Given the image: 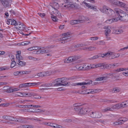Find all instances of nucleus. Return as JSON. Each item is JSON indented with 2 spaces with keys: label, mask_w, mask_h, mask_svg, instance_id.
Instances as JSON below:
<instances>
[{
  "label": "nucleus",
  "mask_w": 128,
  "mask_h": 128,
  "mask_svg": "<svg viewBox=\"0 0 128 128\" xmlns=\"http://www.w3.org/2000/svg\"><path fill=\"white\" fill-rule=\"evenodd\" d=\"M66 0V3L62 6V8L64 9L70 10L75 7L74 4L69 2V0Z\"/></svg>",
  "instance_id": "1"
},
{
  "label": "nucleus",
  "mask_w": 128,
  "mask_h": 128,
  "mask_svg": "<svg viewBox=\"0 0 128 128\" xmlns=\"http://www.w3.org/2000/svg\"><path fill=\"white\" fill-rule=\"evenodd\" d=\"M60 78H58L54 80L52 82V84H54V86H68L70 83L67 82L64 84H61Z\"/></svg>",
  "instance_id": "2"
},
{
  "label": "nucleus",
  "mask_w": 128,
  "mask_h": 128,
  "mask_svg": "<svg viewBox=\"0 0 128 128\" xmlns=\"http://www.w3.org/2000/svg\"><path fill=\"white\" fill-rule=\"evenodd\" d=\"M90 116L93 118H100L102 116V114L98 111H92L90 112Z\"/></svg>",
  "instance_id": "3"
},
{
  "label": "nucleus",
  "mask_w": 128,
  "mask_h": 128,
  "mask_svg": "<svg viewBox=\"0 0 128 128\" xmlns=\"http://www.w3.org/2000/svg\"><path fill=\"white\" fill-rule=\"evenodd\" d=\"M78 58V57L74 56L70 57L64 60V62L65 63H68L72 62H74Z\"/></svg>",
  "instance_id": "4"
},
{
  "label": "nucleus",
  "mask_w": 128,
  "mask_h": 128,
  "mask_svg": "<svg viewBox=\"0 0 128 128\" xmlns=\"http://www.w3.org/2000/svg\"><path fill=\"white\" fill-rule=\"evenodd\" d=\"M114 14L118 17H120L121 16H123V14L125 12L122 10L118 8H115L114 9Z\"/></svg>",
  "instance_id": "5"
},
{
  "label": "nucleus",
  "mask_w": 128,
  "mask_h": 128,
  "mask_svg": "<svg viewBox=\"0 0 128 128\" xmlns=\"http://www.w3.org/2000/svg\"><path fill=\"white\" fill-rule=\"evenodd\" d=\"M104 29H105L104 34L106 36V37L107 40H109L110 38L108 37V36L109 35L110 33L111 30L110 28L108 26H106L104 27Z\"/></svg>",
  "instance_id": "6"
},
{
  "label": "nucleus",
  "mask_w": 128,
  "mask_h": 128,
  "mask_svg": "<svg viewBox=\"0 0 128 128\" xmlns=\"http://www.w3.org/2000/svg\"><path fill=\"white\" fill-rule=\"evenodd\" d=\"M89 111V110L87 108H81L79 110L78 114L80 115H84L87 114Z\"/></svg>",
  "instance_id": "7"
},
{
  "label": "nucleus",
  "mask_w": 128,
  "mask_h": 128,
  "mask_svg": "<svg viewBox=\"0 0 128 128\" xmlns=\"http://www.w3.org/2000/svg\"><path fill=\"white\" fill-rule=\"evenodd\" d=\"M50 13L51 15V13L54 12V13L53 14V15H55V16H57L58 17L60 18L61 17V15L60 13L57 10V9H50Z\"/></svg>",
  "instance_id": "8"
},
{
  "label": "nucleus",
  "mask_w": 128,
  "mask_h": 128,
  "mask_svg": "<svg viewBox=\"0 0 128 128\" xmlns=\"http://www.w3.org/2000/svg\"><path fill=\"white\" fill-rule=\"evenodd\" d=\"M113 108L114 110L119 109L125 108L123 102L122 103H119L113 106Z\"/></svg>",
  "instance_id": "9"
},
{
  "label": "nucleus",
  "mask_w": 128,
  "mask_h": 128,
  "mask_svg": "<svg viewBox=\"0 0 128 128\" xmlns=\"http://www.w3.org/2000/svg\"><path fill=\"white\" fill-rule=\"evenodd\" d=\"M11 0H0V2L5 7L9 6Z\"/></svg>",
  "instance_id": "10"
},
{
  "label": "nucleus",
  "mask_w": 128,
  "mask_h": 128,
  "mask_svg": "<svg viewBox=\"0 0 128 128\" xmlns=\"http://www.w3.org/2000/svg\"><path fill=\"white\" fill-rule=\"evenodd\" d=\"M25 27V26L24 24L19 22L18 23L17 25L16 28L20 30L24 31Z\"/></svg>",
  "instance_id": "11"
},
{
  "label": "nucleus",
  "mask_w": 128,
  "mask_h": 128,
  "mask_svg": "<svg viewBox=\"0 0 128 128\" xmlns=\"http://www.w3.org/2000/svg\"><path fill=\"white\" fill-rule=\"evenodd\" d=\"M112 74V73H108L106 74V76H102L96 79V81H100L102 80H106L108 77V76H111Z\"/></svg>",
  "instance_id": "12"
},
{
  "label": "nucleus",
  "mask_w": 128,
  "mask_h": 128,
  "mask_svg": "<svg viewBox=\"0 0 128 128\" xmlns=\"http://www.w3.org/2000/svg\"><path fill=\"white\" fill-rule=\"evenodd\" d=\"M120 20L124 22H127L128 21V14L125 12L123 14V16H122L120 17Z\"/></svg>",
  "instance_id": "13"
},
{
  "label": "nucleus",
  "mask_w": 128,
  "mask_h": 128,
  "mask_svg": "<svg viewBox=\"0 0 128 128\" xmlns=\"http://www.w3.org/2000/svg\"><path fill=\"white\" fill-rule=\"evenodd\" d=\"M106 14L109 16L112 17H116V15L114 14V10L113 11L111 9L109 8L108 10L106 11Z\"/></svg>",
  "instance_id": "14"
},
{
  "label": "nucleus",
  "mask_w": 128,
  "mask_h": 128,
  "mask_svg": "<svg viewBox=\"0 0 128 128\" xmlns=\"http://www.w3.org/2000/svg\"><path fill=\"white\" fill-rule=\"evenodd\" d=\"M75 68L78 71L85 70L84 64L82 65H77L75 66Z\"/></svg>",
  "instance_id": "15"
},
{
  "label": "nucleus",
  "mask_w": 128,
  "mask_h": 128,
  "mask_svg": "<svg viewBox=\"0 0 128 128\" xmlns=\"http://www.w3.org/2000/svg\"><path fill=\"white\" fill-rule=\"evenodd\" d=\"M20 52L18 51L17 52V54H16V61L17 62H19L23 60L22 57L20 54Z\"/></svg>",
  "instance_id": "16"
},
{
  "label": "nucleus",
  "mask_w": 128,
  "mask_h": 128,
  "mask_svg": "<svg viewBox=\"0 0 128 128\" xmlns=\"http://www.w3.org/2000/svg\"><path fill=\"white\" fill-rule=\"evenodd\" d=\"M114 110L113 106L110 107H108L104 109H102V112H105L109 111H112Z\"/></svg>",
  "instance_id": "17"
},
{
  "label": "nucleus",
  "mask_w": 128,
  "mask_h": 128,
  "mask_svg": "<svg viewBox=\"0 0 128 128\" xmlns=\"http://www.w3.org/2000/svg\"><path fill=\"white\" fill-rule=\"evenodd\" d=\"M50 6L52 7L51 9H57L59 7V4L58 3L53 2L50 4Z\"/></svg>",
  "instance_id": "18"
},
{
  "label": "nucleus",
  "mask_w": 128,
  "mask_h": 128,
  "mask_svg": "<svg viewBox=\"0 0 128 128\" xmlns=\"http://www.w3.org/2000/svg\"><path fill=\"white\" fill-rule=\"evenodd\" d=\"M96 49V47L92 46H89L82 48L81 49L84 50H94Z\"/></svg>",
  "instance_id": "19"
},
{
  "label": "nucleus",
  "mask_w": 128,
  "mask_h": 128,
  "mask_svg": "<svg viewBox=\"0 0 128 128\" xmlns=\"http://www.w3.org/2000/svg\"><path fill=\"white\" fill-rule=\"evenodd\" d=\"M89 18L87 17L81 16L80 17L79 20H78L79 23L82 22L85 20H88Z\"/></svg>",
  "instance_id": "20"
},
{
  "label": "nucleus",
  "mask_w": 128,
  "mask_h": 128,
  "mask_svg": "<svg viewBox=\"0 0 128 128\" xmlns=\"http://www.w3.org/2000/svg\"><path fill=\"white\" fill-rule=\"evenodd\" d=\"M55 70H49L46 72H44L45 76H48L53 74L55 72Z\"/></svg>",
  "instance_id": "21"
},
{
  "label": "nucleus",
  "mask_w": 128,
  "mask_h": 128,
  "mask_svg": "<svg viewBox=\"0 0 128 128\" xmlns=\"http://www.w3.org/2000/svg\"><path fill=\"white\" fill-rule=\"evenodd\" d=\"M108 57L111 59L116 58V54L113 52L108 51Z\"/></svg>",
  "instance_id": "22"
},
{
  "label": "nucleus",
  "mask_w": 128,
  "mask_h": 128,
  "mask_svg": "<svg viewBox=\"0 0 128 128\" xmlns=\"http://www.w3.org/2000/svg\"><path fill=\"white\" fill-rule=\"evenodd\" d=\"M54 12H52L51 13V17L53 21L55 22H56L58 20V19L57 18V16L55 15H53V14L54 13Z\"/></svg>",
  "instance_id": "23"
},
{
  "label": "nucleus",
  "mask_w": 128,
  "mask_h": 128,
  "mask_svg": "<svg viewBox=\"0 0 128 128\" xmlns=\"http://www.w3.org/2000/svg\"><path fill=\"white\" fill-rule=\"evenodd\" d=\"M115 65L114 64H103V67L104 68L108 69L110 68H113V66H115Z\"/></svg>",
  "instance_id": "24"
},
{
  "label": "nucleus",
  "mask_w": 128,
  "mask_h": 128,
  "mask_svg": "<svg viewBox=\"0 0 128 128\" xmlns=\"http://www.w3.org/2000/svg\"><path fill=\"white\" fill-rule=\"evenodd\" d=\"M124 32L123 30L122 29H117L114 30L113 32L116 34H120L123 33Z\"/></svg>",
  "instance_id": "25"
},
{
  "label": "nucleus",
  "mask_w": 128,
  "mask_h": 128,
  "mask_svg": "<svg viewBox=\"0 0 128 128\" xmlns=\"http://www.w3.org/2000/svg\"><path fill=\"white\" fill-rule=\"evenodd\" d=\"M5 91L8 93L11 92L12 87L8 86H6L4 87Z\"/></svg>",
  "instance_id": "26"
},
{
  "label": "nucleus",
  "mask_w": 128,
  "mask_h": 128,
  "mask_svg": "<svg viewBox=\"0 0 128 128\" xmlns=\"http://www.w3.org/2000/svg\"><path fill=\"white\" fill-rule=\"evenodd\" d=\"M92 84V81H91L90 82H79L75 84V85H85L86 86L90 84Z\"/></svg>",
  "instance_id": "27"
},
{
  "label": "nucleus",
  "mask_w": 128,
  "mask_h": 128,
  "mask_svg": "<svg viewBox=\"0 0 128 128\" xmlns=\"http://www.w3.org/2000/svg\"><path fill=\"white\" fill-rule=\"evenodd\" d=\"M45 76L44 72L38 73L37 74L35 75L34 77L37 78L39 77H44Z\"/></svg>",
  "instance_id": "28"
},
{
  "label": "nucleus",
  "mask_w": 128,
  "mask_h": 128,
  "mask_svg": "<svg viewBox=\"0 0 128 128\" xmlns=\"http://www.w3.org/2000/svg\"><path fill=\"white\" fill-rule=\"evenodd\" d=\"M109 8L106 6H104L102 8L100 9V11L102 12L106 13V11L108 10Z\"/></svg>",
  "instance_id": "29"
},
{
  "label": "nucleus",
  "mask_w": 128,
  "mask_h": 128,
  "mask_svg": "<svg viewBox=\"0 0 128 128\" xmlns=\"http://www.w3.org/2000/svg\"><path fill=\"white\" fill-rule=\"evenodd\" d=\"M109 2L112 4L118 6L120 1L117 0H109Z\"/></svg>",
  "instance_id": "30"
},
{
  "label": "nucleus",
  "mask_w": 128,
  "mask_h": 128,
  "mask_svg": "<svg viewBox=\"0 0 128 128\" xmlns=\"http://www.w3.org/2000/svg\"><path fill=\"white\" fill-rule=\"evenodd\" d=\"M90 94H94L98 93L101 91V90L100 89H90Z\"/></svg>",
  "instance_id": "31"
},
{
  "label": "nucleus",
  "mask_w": 128,
  "mask_h": 128,
  "mask_svg": "<svg viewBox=\"0 0 128 128\" xmlns=\"http://www.w3.org/2000/svg\"><path fill=\"white\" fill-rule=\"evenodd\" d=\"M90 89H88V90H85V92H84V91H82V92H80V91H79L78 92V93L81 94H90Z\"/></svg>",
  "instance_id": "32"
},
{
  "label": "nucleus",
  "mask_w": 128,
  "mask_h": 128,
  "mask_svg": "<svg viewBox=\"0 0 128 128\" xmlns=\"http://www.w3.org/2000/svg\"><path fill=\"white\" fill-rule=\"evenodd\" d=\"M118 6L122 7L124 8H126V7H127V6H128L126 4L124 3L120 2L119 4L118 5Z\"/></svg>",
  "instance_id": "33"
},
{
  "label": "nucleus",
  "mask_w": 128,
  "mask_h": 128,
  "mask_svg": "<svg viewBox=\"0 0 128 128\" xmlns=\"http://www.w3.org/2000/svg\"><path fill=\"white\" fill-rule=\"evenodd\" d=\"M40 49L39 47L34 46L28 49V50L29 51H31L34 50H38V49Z\"/></svg>",
  "instance_id": "34"
},
{
  "label": "nucleus",
  "mask_w": 128,
  "mask_h": 128,
  "mask_svg": "<svg viewBox=\"0 0 128 128\" xmlns=\"http://www.w3.org/2000/svg\"><path fill=\"white\" fill-rule=\"evenodd\" d=\"M23 92H16L14 94V96L16 97L22 96L23 97Z\"/></svg>",
  "instance_id": "35"
},
{
  "label": "nucleus",
  "mask_w": 128,
  "mask_h": 128,
  "mask_svg": "<svg viewBox=\"0 0 128 128\" xmlns=\"http://www.w3.org/2000/svg\"><path fill=\"white\" fill-rule=\"evenodd\" d=\"M17 64L19 65L22 66H24L26 64V62L22 61H20L17 62Z\"/></svg>",
  "instance_id": "36"
},
{
  "label": "nucleus",
  "mask_w": 128,
  "mask_h": 128,
  "mask_svg": "<svg viewBox=\"0 0 128 128\" xmlns=\"http://www.w3.org/2000/svg\"><path fill=\"white\" fill-rule=\"evenodd\" d=\"M98 56L100 57H101L102 58H104L106 57H108V52L106 53L103 54H98Z\"/></svg>",
  "instance_id": "37"
},
{
  "label": "nucleus",
  "mask_w": 128,
  "mask_h": 128,
  "mask_svg": "<svg viewBox=\"0 0 128 128\" xmlns=\"http://www.w3.org/2000/svg\"><path fill=\"white\" fill-rule=\"evenodd\" d=\"M39 48L40 49H38V54H42L44 53V49H43L44 48H41L39 47Z\"/></svg>",
  "instance_id": "38"
},
{
  "label": "nucleus",
  "mask_w": 128,
  "mask_h": 128,
  "mask_svg": "<svg viewBox=\"0 0 128 128\" xmlns=\"http://www.w3.org/2000/svg\"><path fill=\"white\" fill-rule=\"evenodd\" d=\"M60 78L61 79V84L64 83L66 82L67 83L68 82H66V81L68 80V78Z\"/></svg>",
  "instance_id": "39"
},
{
  "label": "nucleus",
  "mask_w": 128,
  "mask_h": 128,
  "mask_svg": "<svg viewBox=\"0 0 128 128\" xmlns=\"http://www.w3.org/2000/svg\"><path fill=\"white\" fill-rule=\"evenodd\" d=\"M70 24L72 25L77 24L79 23L78 20H72L70 22Z\"/></svg>",
  "instance_id": "40"
},
{
  "label": "nucleus",
  "mask_w": 128,
  "mask_h": 128,
  "mask_svg": "<svg viewBox=\"0 0 128 128\" xmlns=\"http://www.w3.org/2000/svg\"><path fill=\"white\" fill-rule=\"evenodd\" d=\"M120 89L119 88H113V92L114 93H117L120 92Z\"/></svg>",
  "instance_id": "41"
},
{
  "label": "nucleus",
  "mask_w": 128,
  "mask_h": 128,
  "mask_svg": "<svg viewBox=\"0 0 128 128\" xmlns=\"http://www.w3.org/2000/svg\"><path fill=\"white\" fill-rule=\"evenodd\" d=\"M27 112H36V109L34 108L27 109Z\"/></svg>",
  "instance_id": "42"
},
{
  "label": "nucleus",
  "mask_w": 128,
  "mask_h": 128,
  "mask_svg": "<svg viewBox=\"0 0 128 128\" xmlns=\"http://www.w3.org/2000/svg\"><path fill=\"white\" fill-rule=\"evenodd\" d=\"M84 66L85 70L90 69H91V68H92V67L91 66V64L87 65L84 64Z\"/></svg>",
  "instance_id": "43"
},
{
  "label": "nucleus",
  "mask_w": 128,
  "mask_h": 128,
  "mask_svg": "<svg viewBox=\"0 0 128 128\" xmlns=\"http://www.w3.org/2000/svg\"><path fill=\"white\" fill-rule=\"evenodd\" d=\"M64 36V37H63V40L66 41L67 40H69L72 38V36Z\"/></svg>",
  "instance_id": "44"
},
{
  "label": "nucleus",
  "mask_w": 128,
  "mask_h": 128,
  "mask_svg": "<svg viewBox=\"0 0 128 128\" xmlns=\"http://www.w3.org/2000/svg\"><path fill=\"white\" fill-rule=\"evenodd\" d=\"M121 124V123L120 122H119V120L118 121L116 122L113 123V125L116 126L120 125Z\"/></svg>",
  "instance_id": "45"
},
{
  "label": "nucleus",
  "mask_w": 128,
  "mask_h": 128,
  "mask_svg": "<svg viewBox=\"0 0 128 128\" xmlns=\"http://www.w3.org/2000/svg\"><path fill=\"white\" fill-rule=\"evenodd\" d=\"M16 65V63L14 60H13L12 61L11 64V67L13 68Z\"/></svg>",
  "instance_id": "46"
},
{
  "label": "nucleus",
  "mask_w": 128,
  "mask_h": 128,
  "mask_svg": "<svg viewBox=\"0 0 128 128\" xmlns=\"http://www.w3.org/2000/svg\"><path fill=\"white\" fill-rule=\"evenodd\" d=\"M104 43V42L103 40H100L96 42V44L98 45H102Z\"/></svg>",
  "instance_id": "47"
},
{
  "label": "nucleus",
  "mask_w": 128,
  "mask_h": 128,
  "mask_svg": "<svg viewBox=\"0 0 128 128\" xmlns=\"http://www.w3.org/2000/svg\"><path fill=\"white\" fill-rule=\"evenodd\" d=\"M8 69V68L6 66H2L0 67V71L5 70H7Z\"/></svg>",
  "instance_id": "48"
},
{
  "label": "nucleus",
  "mask_w": 128,
  "mask_h": 128,
  "mask_svg": "<svg viewBox=\"0 0 128 128\" xmlns=\"http://www.w3.org/2000/svg\"><path fill=\"white\" fill-rule=\"evenodd\" d=\"M28 59L30 60H32L34 61H36L38 60V59L32 56H30L28 57Z\"/></svg>",
  "instance_id": "49"
},
{
  "label": "nucleus",
  "mask_w": 128,
  "mask_h": 128,
  "mask_svg": "<svg viewBox=\"0 0 128 128\" xmlns=\"http://www.w3.org/2000/svg\"><path fill=\"white\" fill-rule=\"evenodd\" d=\"M18 22H17L15 20H12L11 21V24L14 25L16 26H17L18 24Z\"/></svg>",
  "instance_id": "50"
},
{
  "label": "nucleus",
  "mask_w": 128,
  "mask_h": 128,
  "mask_svg": "<svg viewBox=\"0 0 128 128\" xmlns=\"http://www.w3.org/2000/svg\"><path fill=\"white\" fill-rule=\"evenodd\" d=\"M21 72V74H22V75L23 74H28L30 73L31 72V71L29 70Z\"/></svg>",
  "instance_id": "51"
},
{
  "label": "nucleus",
  "mask_w": 128,
  "mask_h": 128,
  "mask_svg": "<svg viewBox=\"0 0 128 128\" xmlns=\"http://www.w3.org/2000/svg\"><path fill=\"white\" fill-rule=\"evenodd\" d=\"M106 22L108 24H110L113 22H114L113 18L108 19L106 21Z\"/></svg>",
  "instance_id": "52"
},
{
  "label": "nucleus",
  "mask_w": 128,
  "mask_h": 128,
  "mask_svg": "<svg viewBox=\"0 0 128 128\" xmlns=\"http://www.w3.org/2000/svg\"><path fill=\"white\" fill-rule=\"evenodd\" d=\"M112 18L114 22H117L119 20H120V17H118Z\"/></svg>",
  "instance_id": "53"
},
{
  "label": "nucleus",
  "mask_w": 128,
  "mask_h": 128,
  "mask_svg": "<svg viewBox=\"0 0 128 128\" xmlns=\"http://www.w3.org/2000/svg\"><path fill=\"white\" fill-rule=\"evenodd\" d=\"M20 90V88H11V92H16L18 90Z\"/></svg>",
  "instance_id": "54"
},
{
  "label": "nucleus",
  "mask_w": 128,
  "mask_h": 128,
  "mask_svg": "<svg viewBox=\"0 0 128 128\" xmlns=\"http://www.w3.org/2000/svg\"><path fill=\"white\" fill-rule=\"evenodd\" d=\"M55 128H65L64 127V126H63L60 125L58 124H56Z\"/></svg>",
  "instance_id": "55"
},
{
  "label": "nucleus",
  "mask_w": 128,
  "mask_h": 128,
  "mask_svg": "<svg viewBox=\"0 0 128 128\" xmlns=\"http://www.w3.org/2000/svg\"><path fill=\"white\" fill-rule=\"evenodd\" d=\"M28 87H30L32 86H35L36 84V83H28Z\"/></svg>",
  "instance_id": "56"
},
{
  "label": "nucleus",
  "mask_w": 128,
  "mask_h": 128,
  "mask_svg": "<svg viewBox=\"0 0 128 128\" xmlns=\"http://www.w3.org/2000/svg\"><path fill=\"white\" fill-rule=\"evenodd\" d=\"M89 8L91 9L94 10L95 11L97 10V9L95 6H89Z\"/></svg>",
  "instance_id": "57"
},
{
  "label": "nucleus",
  "mask_w": 128,
  "mask_h": 128,
  "mask_svg": "<svg viewBox=\"0 0 128 128\" xmlns=\"http://www.w3.org/2000/svg\"><path fill=\"white\" fill-rule=\"evenodd\" d=\"M70 34V32H67L65 33L62 34L63 36H69Z\"/></svg>",
  "instance_id": "58"
},
{
  "label": "nucleus",
  "mask_w": 128,
  "mask_h": 128,
  "mask_svg": "<svg viewBox=\"0 0 128 128\" xmlns=\"http://www.w3.org/2000/svg\"><path fill=\"white\" fill-rule=\"evenodd\" d=\"M123 102L125 108H126L128 106V100Z\"/></svg>",
  "instance_id": "59"
},
{
  "label": "nucleus",
  "mask_w": 128,
  "mask_h": 128,
  "mask_svg": "<svg viewBox=\"0 0 128 128\" xmlns=\"http://www.w3.org/2000/svg\"><path fill=\"white\" fill-rule=\"evenodd\" d=\"M36 112H44V111L42 110L38 109L36 110Z\"/></svg>",
  "instance_id": "60"
},
{
  "label": "nucleus",
  "mask_w": 128,
  "mask_h": 128,
  "mask_svg": "<svg viewBox=\"0 0 128 128\" xmlns=\"http://www.w3.org/2000/svg\"><path fill=\"white\" fill-rule=\"evenodd\" d=\"M64 122L69 123L72 122V120L70 119H67L64 120Z\"/></svg>",
  "instance_id": "61"
},
{
  "label": "nucleus",
  "mask_w": 128,
  "mask_h": 128,
  "mask_svg": "<svg viewBox=\"0 0 128 128\" xmlns=\"http://www.w3.org/2000/svg\"><path fill=\"white\" fill-rule=\"evenodd\" d=\"M52 83L45 84H43V86H44L48 87L50 86H52Z\"/></svg>",
  "instance_id": "62"
},
{
  "label": "nucleus",
  "mask_w": 128,
  "mask_h": 128,
  "mask_svg": "<svg viewBox=\"0 0 128 128\" xmlns=\"http://www.w3.org/2000/svg\"><path fill=\"white\" fill-rule=\"evenodd\" d=\"M98 38L97 37H94L90 38V39L92 40H98Z\"/></svg>",
  "instance_id": "63"
},
{
  "label": "nucleus",
  "mask_w": 128,
  "mask_h": 128,
  "mask_svg": "<svg viewBox=\"0 0 128 128\" xmlns=\"http://www.w3.org/2000/svg\"><path fill=\"white\" fill-rule=\"evenodd\" d=\"M96 66H95L96 67V68L100 67L102 66H103V63H100L96 64Z\"/></svg>",
  "instance_id": "64"
}]
</instances>
